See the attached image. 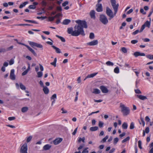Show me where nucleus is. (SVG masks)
<instances>
[{"label": "nucleus", "mask_w": 153, "mask_h": 153, "mask_svg": "<svg viewBox=\"0 0 153 153\" xmlns=\"http://www.w3.org/2000/svg\"><path fill=\"white\" fill-rule=\"evenodd\" d=\"M61 110L62 111V114H65L66 113H67V110H64L63 108H62L61 109Z\"/></svg>", "instance_id": "nucleus-52"}, {"label": "nucleus", "mask_w": 153, "mask_h": 153, "mask_svg": "<svg viewBox=\"0 0 153 153\" xmlns=\"http://www.w3.org/2000/svg\"><path fill=\"white\" fill-rule=\"evenodd\" d=\"M56 98V94H54L53 95H52L51 97V100H54Z\"/></svg>", "instance_id": "nucleus-44"}, {"label": "nucleus", "mask_w": 153, "mask_h": 153, "mask_svg": "<svg viewBox=\"0 0 153 153\" xmlns=\"http://www.w3.org/2000/svg\"><path fill=\"white\" fill-rule=\"evenodd\" d=\"M43 91L45 94H48L49 93V90L46 86H45L43 87Z\"/></svg>", "instance_id": "nucleus-21"}, {"label": "nucleus", "mask_w": 153, "mask_h": 153, "mask_svg": "<svg viewBox=\"0 0 153 153\" xmlns=\"http://www.w3.org/2000/svg\"><path fill=\"white\" fill-rule=\"evenodd\" d=\"M140 12L142 13L143 14H145L146 12H144V10L143 8H141L140 10Z\"/></svg>", "instance_id": "nucleus-63"}, {"label": "nucleus", "mask_w": 153, "mask_h": 153, "mask_svg": "<svg viewBox=\"0 0 153 153\" xmlns=\"http://www.w3.org/2000/svg\"><path fill=\"white\" fill-rule=\"evenodd\" d=\"M95 12L94 10H91L90 12V15L91 17L94 19H95L96 18L95 16Z\"/></svg>", "instance_id": "nucleus-17"}, {"label": "nucleus", "mask_w": 153, "mask_h": 153, "mask_svg": "<svg viewBox=\"0 0 153 153\" xmlns=\"http://www.w3.org/2000/svg\"><path fill=\"white\" fill-rule=\"evenodd\" d=\"M111 2L113 9L114 10H115L116 13L117 11L118 10L119 4H116V1L115 0H111Z\"/></svg>", "instance_id": "nucleus-7"}, {"label": "nucleus", "mask_w": 153, "mask_h": 153, "mask_svg": "<svg viewBox=\"0 0 153 153\" xmlns=\"http://www.w3.org/2000/svg\"><path fill=\"white\" fill-rule=\"evenodd\" d=\"M103 124L104 123L102 122L99 121L98 126L100 128H102L103 127Z\"/></svg>", "instance_id": "nucleus-45"}, {"label": "nucleus", "mask_w": 153, "mask_h": 153, "mask_svg": "<svg viewBox=\"0 0 153 153\" xmlns=\"http://www.w3.org/2000/svg\"><path fill=\"white\" fill-rule=\"evenodd\" d=\"M94 35L93 33H91L90 34L89 38L91 39H93L94 38Z\"/></svg>", "instance_id": "nucleus-38"}, {"label": "nucleus", "mask_w": 153, "mask_h": 153, "mask_svg": "<svg viewBox=\"0 0 153 153\" xmlns=\"http://www.w3.org/2000/svg\"><path fill=\"white\" fill-rule=\"evenodd\" d=\"M100 88L103 93H107L108 92V89L105 87L104 86H101Z\"/></svg>", "instance_id": "nucleus-13"}, {"label": "nucleus", "mask_w": 153, "mask_h": 153, "mask_svg": "<svg viewBox=\"0 0 153 153\" xmlns=\"http://www.w3.org/2000/svg\"><path fill=\"white\" fill-rule=\"evenodd\" d=\"M71 22V20L68 19H65L63 21L62 23L64 25H68Z\"/></svg>", "instance_id": "nucleus-23"}, {"label": "nucleus", "mask_w": 153, "mask_h": 153, "mask_svg": "<svg viewBox=\"0 0 153 153\" xmlns=\"http://www.w3.org/2000/svg\"><path fill=\"white\" fill-rule=\"evenodd\" d=\"M140 32V31H139L138 30H137L132 33V34H133L134 35H136V34L138 33V32Z\"/></svg>", "instance_id": "nucleus-60"}, {"label": "nucleus", "mask_w": 153, "mask_h": 153, "mask_svg": "<svg viewBox=\"0 0 153 153\" xmlns=\"http://www.w3.org/2000/svg\"><path fill=\"white\" fill-rule=\"evenodd\" d=\"M97 74V73H96L89 74L88 75V76L85 77L84 80H85L86 79L88 78H93L95 76H96Z\"/></svg>", "instance_id": "nucleus-20"}, {"label": "nucleus", "mask_w": 153, "mask_h": 153, "mask_svg": "<svg viewBox=\"0 0 153 153\" xmlns=\"http://www.w3.org/2000/svg\"><path fill=\"white\" fill-rule=\"evenodd\" d=\"M136 96L140 99L142 100H144L147 99L146 96H143L141 95H137Z\"/></svg>", "instance_id": "nucleus-19"}, {"label": "nucleus", "mask_w": 153, "mask_h": 153, "mask_svg": "<svg viewBox=\"0 0 153 153\" xmlns=\"http://www.w3.org/2000/svg\"><path fill=\"white\" fill-rule=\"evenodd\" d=\"M119 141V139L117 137H116L114 140V144H116Z\"/></svg>", "instance_id": "nucleus-46"}, {"label": "nucleus", "mask_w": 153, "mask_h": 153, "mask_svg": "<svg viewBox=\"0 0 153 153\" xmlns=\"http://www.w3.org/2000/svg\"><path fill=\"white\" fill-rule=\"evenodd\" d=\"M75 22L78 24V25H76L74 26V30L73 28L72 27L68 28L67 30L68 33L71 34L72 36H78L80 35L82 36H85V34L83 28H87L86 22L80 20H76Z\"/></svg>", "instance_id": "nucleus-1"}, {"label": "nucleus", "mask_w": 153, "mask_h": 153, "mask_svg": "<svg viewBox=\"0 0 153 153\" xmlns=\"http://www.w3.org/2000/svg\"><path fill=\"white\" fill-rule=\"evenodd\" d=\"M15 118V117H10L8 118V120L10 121H11L14 120Z\"/></svg>", "instance_id": "nucleus-53"}, {"label": "nucleus", "mask_w": 153, "mask_h": 153, "mask_svg": "<svg viewBox=\"0 0 153 153\" xmlns=\"http://www.w3.org/2000/svg\"><path fill=\"white\" fill-rule=\"evenodd\" d=\"M57 59L56 58H54V61L53 62L51 63V64L53 65L54 67H55L56 66V62Z\"/></svg>", "instance_id": "nucleus-31"}, {"label": "nucleus", "mask_w": 153, "mask_h": 153, "mask_svg": "<svg viewBox=\"0 0 153 153\" xmlns=\"http://www.w3.org/2000/svg\"><path fill=\"white\" fill-rule=\"evenodd\" d=\"M29 44L33 48H34V46H36L38 48H42L43 47V46L41 44L33 42H30L29 43Z\"/></svg>", "instance_id": "nucleus-9"}, {"label": "nucleus", "mask_w": 153, "mask_h": 153, "mask_svg": "<svg viewBox=\"0 0 153 153\" xmlns=\"http://www.w3.org/2000/svg\"><path fill=\"white\" fill-rule=\"evenodd\" d=\"M98 43V41L97 40H94L91 42L87 43V44L90 46H94L97 45Z\"/></svg>", "instance_id": "nucleus-15"}, {"label": "nucleus", "mask_w": 153, "mask_h": 153, "mask_svg": "<svg viewBox=\"0 0 153 153\" xmlns=\"http://www.w3.org/2000/svg\"><path fill=\"white\" fill-rule=\"evenodd\" d=\"M19 86L20 88L22 90H25L26 89L25 87L23 84L20 83H19Z\"/></svg>", "instance_id": "nucleus-33"}, {"label": "nucleus", "mask_w": 153, "mask_h": 153, "mask_svg": "<svg viewBox=\"0 0 153 153\" xmlns=\"http://www.w3.org/2000/svg\"><path fill=\"white\" fill-rule=\"evenodd\" d=\"M68 4V1H65L62 4L63 7H65Z\"/></svg>", "instance_id": "nucleus-51"}, {"label": "nucleus", "mask_w": 153, "mask_h": 153, "mask_svg": "<svg viewBox=\"0 0 153 153\" xmlns=\"http://www.w3.org/2000/svg\"><path fill=\"white\" fill-rule=\"evenodd\" d=\"M99 20L103 25H107L108 22V20L106 16L104 14H101L100 16Z\"/></svg>", "instance_id": "nucleus-4"}, {"label": "nucleus", "mask_w": 153, "mask_h": 153, "mask_svg": "<svg viewBox=\"0 0 153 153\" xmlns=\"http://www.w3.org/2000/svg\"><path fill=\"white\" fill-rule=\"evenodd\" d=\"M106 64L107 65H109V66H110V65H111V66H113L114 65V64L113 63L111 62L110 61H108V62H107L106 63Z\"/></svg>", "instance_id": "nucleus-41"}, {"label": "nucleus", "mask_w": 153, "mask_h": 153, "mask_svg": "<svg viewBox=\"0 0 153 153\" xmlns=\"http://www.w3.org/2000/svg\"><path fill=\"white\" fill-rule=\"evenodd\" d=\"M54 19L53 17H48V21H52Z\"/></svg>", "instance_id": "nucleus-54"}, {"label": "nucleus", "mask_w": 153, "mask_h": 153, "mask_svg": "<svg viewBox=\"0 0 153 153\" xmlns=\"http://www.w3.org/2000/svg\"><path fill=\"white\" fill-rule=\"evenodd\" d=\"M141 141L140 140H139L138 142V147L141 149H142V147L141 146Z\"/></svg>", "instance_id": "nucleus-50"}, {"label": "nucleus", "mask_w": 153, "mask_h": 153, "mask_svg": "<svg viewBox=\"0 0 153 153\" xmlns=\"http://www.w3.org/2000/svg\"><path fill=\"white\" fill-rule=\"evenodd\" d=\"M122 127L123 129H127L128 127V124L126 122L122 124Z\"/></svg>", "instance_id": "nucleus-29"}, {"label": "nucleus", "mask_w": 153, "mask_h": 153, "mask_svg": "<svg viewBox=\"0 0 153 153\" xmlns=\"http://www.w3.org/2000/svg\"><path fill=\"white\" fill-rule=\"evenodd\" d=\"M13 48V46L12 45L10 47L5 48L2 47H0V53H5L6 52L12 50Z\"/></svg>", "instance_id": "nucleus-6"}, {"label": "nucleus", "mask_w": 153, "mask_h": 153, "mask_svg": "<svg viewBox=\"0 0 153 153\" xmlns=\"http://www.w3.org/2000/svg\"><path fill=\"white\" fill-rule=\"evenodd\" d=\"M88 149V148H86L82 152V153H88V151L87 150V149Z\"/></svg>", "instance_id": "nucleus-56"}, {"label": "nucleus", "mask_w": 153, "mask_h": 153, "mask_svg": "<svg viewBox=\"0 0 153 153\" xmlns=\"http://www.w3.org/2000/svg\"><path fill=\"white\" fill-rule=\"evenodd\" d=\"M120 107L121 108V111L124 116H126L129 114L130 110L129 108L126 106L120 103Z\"/></svg>", "instance_id": "nucleus-3"}, {"label": "nucleus", "mask_w": 153, "mask_h": 153, "mask_svg": "<svg viewBox=\"0 0 153 153\" xmlns=\"http://www.w3.org/2000/svg\"><path fill=\"white\" fill-rule=\"evenodd\" d=\"M134 128V123L131 122L130 126V128L131 129H133Z\"/></svg>", "instance_id": "nucleus-43"}, {"label": "nucleus", "mask_w": 153, "mask_h": 153, "mask_svg": "<svg viewBox=\"0 0 153 153\" xmlns=\"http://www.w3.org/2000/svg\"><path fill=\"white\" fill-rule=\"evenodd\" d=\"M138 42V41L136 40H134L131 41V43L132 44H135Z\"/></svg>", "instance_id": "nucleus-58"}, {"label": "nucleus", "mask_w": 153, "mask_h": 153, "mask_svg": "<svg viewBox=\"0 0 153 153\" xmlns=\"http://www.w3.org/2000/svg\"><path fill=\"white\" fill-rule=\"evenodd\" d=\"M51 146L49 144H47L45 145L43 147V149L45 150H47L49 149Z\"/></svg>", "instance_id": "nucleus-22"}, {"label": "nucleus", "mask_w": 153, "mask_h": 153, "mask_svg": "<svg viewBox=\"0 0 153 153\" xmlns=\"http://www.w3.org/2000/svg\"><path fill=\"white\" fill-rule=\"evenodd\" d=\"M114 13H113L112 10L108 7H106V13L108 16L109 17L108 19L109 20H110L113 18L116 15L117 12V10L115 13V10H114Z\"/></svg>", "instance_id": "nucleus-2"}, {"label": "nucleus", "mask_w": 153, "mask_h": 153, "mask_svg": "<svg viewBox=\"0 0 153 153\" xmlns=\"http://www.w3.org/2000/svg\"><path fill=\"white\" fill-rule=\"evenodd\" d=\"M27 143H24L21 147L20 153H27Z\"/></svg>", "instance_id": "nucleus-5"}, {"label": "nucleus", "mask_w": 153, "mask_h": 153, "mask_svg": "<svg viewBox=\"0 0 153 153\" xmlns=\"http://www.w3.org/2000/svg\"><path fill=\"white\" fill-rule=\"evenodd\" d=\"M52 47L55 50L56 52L57 53H61L60 49L58 48L55 47L54 45H52Z\"/></svg>", "instance_id": "nucleus-24"}, {"label": "nucleus", "mask_w": 153, "mask_h": 153, "mask_svg": "<svg viewBox=\"0 0 153 153\" xmlns=\"http://www.w3.org/2000/svg\"><path fill=\"white\" fill-rule=\"evenodd\" d=\"M62 140V139L61 138H57L53 141V144L56 145L60 143Z\"/></svg>", "instance_id": "nucleus-12"}, {"label": "nucleus", "mask_w": 153, "mask_h": 153, "mask_svg": "<svg viewBox=\"0 0 153 153\" xmlns=\"http://www.w3.org/2000/svg\"><path fill=\"white\" fill-rule=\"evenodd\" d=\"M32 137L31 136H29L27 138V143H29V142L31 140V139H32Z\"/></svg>", "instance_id": "nucleus-48"}, {"label": "nucleus", "mask_w": 153, "mask_h": 153, "mask_svg": "<svg viewBox=\"0 0 153 153\" xmlns=\"http://www.w3.org/2000/svg\"><path fill=\"white\" fill-rule=\"evenodd\" d=\"M114 72L116 73H118L119 72V68L118 67H116L114 70Z\"/></svg>", "instance_id": "nucleus-40"}, {"label": "nucleus", "mask_w": 153, "mask_h": 153, "mask_svg": "<svg viewBox=\"0 0 153 153\" xmlns=\"http://www.w3.org/2000/svg\"><path fill=\"white\" fill-rule=\"evenodd\" d=\"M77 128H76L75 129V130H74V132L72 133V134L73 135H75V134H76L77 131Z\"/></svg>", "instance_id": "nucleus-64"}, {"label": "nucleus", "mask_w": 153, "mask_h": 153, "mask_svg": "<svg viewBox=\"0 0 153 153\" xmlns=\"http://www.w3.org/2000/svg\"><path fill=\"white\" fill-rule=\"evenodd\" d=\"M134 91L135 93L137 94H141L142 93L141 92L139 89H135Z\"/></svg>", "instance_id": "nucleus-49"}, {"label": "nucleus", "mask_w": 153, "mask_h": 153, "mask_svg": "<svg viewBox=\"0 0 153 153\" xmlns=\"http://www.w3.org/2000/svg\"><path fill=\"white\" fill-rule=\"evenodd\" d=\"M56 36L59 38L61 41L63 42H65V39L63 37L59 36L58 35H56Z\"/></svg>", "instance_id": "nucleus-30"}, {"label": "nucleus", "mask_w": 153, "mask_h": 153, "mask_svg": "<svg viewBox=\"0 0 153 153\" xmlns=\"http://www.w3.org/2000/svg\"><path fill=\"white\" fill-rule=\"evenodd\" d=\"M146 57L150 59H153V55L148 54L146 55Z\"/></svg>", "instance_id": "nucleus-37"}, {"label": "nucleus", "mask_w": 153, "mask_h": 153, "mask_svg": "<svg viewBox=\"0 0 153 153\" xmlns=\"http://www.w3.org/2000/svg\"><path fill=\"white\" fill-rule=\"evenodd\" d=\"M121 51L124 53H126L127 52V49L125 47H123L121 48Z\"/></svg>", "instance_id": "nucleus-47"}, {"label": "nucleus", "mask_w": 153, "mask_h": 153, "mask_svg": "<svg viewBox=\"0 0 153 153\" xmlns=\"http://www.w3.org/2000/svg\"><path fill=\"white\" fill-rule=\"evenodd\" d=\"M98 129V127L97 126L92 127L90 128V130L91 131H97Z\"/></svg>", "instance_id": "nucleus-25"}, {"label": "nucleus", "mask_w": 153, "mask_h": 153, "mask_svg": "<svg viewBox=\"0 0 153 153\" xmlns=\"http://www.w3.org/2000/svg\"><path fill=\"white\" fill-rule=\"evenodd\" d=\"M37 77L38 78H40L43 75V73L42 71H39L37 73Z\"/></svg>", "instance_id": "nucleus-35"}, {"label": "nucleus", "mask_w": 153, "mask_h": 153, "mask_svg": "<svg viewBox=\"0 0 153 153\" xmlns=\"http://www.w3.org/2000/svg\"><path fill=\"white\" fill-rule=\"evenodd\" d=\"M130 137H127L126 138L124 139L122 141V143H124L125 142H126L128 140H129L130 139Z\"/></svg>", "instance_id": "nucleus-42"}, {"label": "nucleus", "mask_w": 153, "mask_h": 153, "mask_svg": "<svg viewBox=\"0 0 153 153\" xmlns=\"http://www.w3.org/2000/svg\"><path fill=\"white\" fill-rule=\"evenodd\" d=\"M62 16V14H61L59 13L56 14L55 16L53 17L55 19L56 18L58 17L59 16Z\"/></svg>", "instance_id": "nucleus-57"}, {"label": "nucleus", "mask_w": 153, "mask_h": 153, "mask_svg": "<svg viewBox=\"0 0 153 153\" xmlns=\"http://www.w3.org/2000/svg\"><path fill=\"white\" fill-rule=\"evenodd\" d=\"M24 21H25V22H30V23H35L36 24H38V23L35 21H33V20H26V19H24Z\"/></svg>", "instance_id": "nucleus-28"}, {"label": "nucleus", "mask_w": 153, "mask_h": 153, "mask_svg": "<svg viewBox=\"0 0 153 153\" xmlns=\"http://www.w3.org/2000/svg\"><path fill=\"white\" fill-rule=\"evenodd\" d=\"M28 72L26 70L22 73V76L25 75L27 74Z\"/></svg>", "instance_id": "nucleus-62"}, {"label": "nucleus", "mask_w": 153, "mask_h": 153, "mask_svg": "<svg viewBox=\"0 0 153 153\" xmlns=\"http://www.w3.org/2000/svg\"><path fill=\"white\" fill-rule=\"evenodd\" d=\"M38 3L36 2H34L33 4L30 5L28 8L30 9H35L36 8V6L38 5Z\"/></svg>", "instance_id": "nucleus-18"}, {"label": "nucleus", "mask_w": 153, "mask_h": 153, "mask_svg": "<svg viewBox=\"0 0 153 153\" xmlns=\"http://www.w3.org/2000/svg\"><path fill=\"white\" fill-rule=\"evenodd\" d=\"M140 120H141V122L140 121H139V123L140 124H142V125L143 126H144L145 125V123L144 120V119L142 117H141L140 118Z\"/></svg>", "instance_id": "nucleus-32"}, {"label": "nucleus", "mask_w": 153, "mask_h": 153, "mask_svg": "<svg viewBox=\"0 0 153 153\" xmlns=\"http://www.w3.org/2000/svg\"><path fill=\"white\" fill-rule=\"evenodd\" d=\"M100 93V91L97 88H95L93 89L92 93L95 94H99Z\"/></svg>", "instance_id": "nucleus-26"}, {"label": "nucleus", "mask_w": 153, "mask_h": 153, "mask_svg": "<svg viewBox=\"0 0 153 153\" xmlns=\"http://www.w3.org/2000/svg\"><path fill=\"white\" fill-rule=\"evenodd\" d=\"M15 70L13 69L10 71V79L12 80H14L16 79V76L14 74Z\"/></svg>", "instance_id": "nucleus-11"}, {"label": "nucleus", "mask_w": 153, "mask_h": 153, "mask_svg": "<svg viewBox=\"0 0 153 153\" xmlns=\"http://www.w3.org/2000/svg\"><path fill=\"white\" fill-rule=\"evenodd\" d=\"M96 9L98 12H101L102 11V7L101 4L98 3L96 6Z\"/></svg>", "instance_id": "nucleus-10"}, {"label": "nucleus", "mask_w": 153, "mask_h": 153, "mask_svg": "<svg viewBox=\"0 0 153 153\" xmlns=\"http://www.w3.org/2000/svg\"><path fill=\"white\" fill-rule=\"evenodd\" d=\"M149 131V128L148 127H146L145 129V132L147 134L148 133Z\"/></svg>", "instance_id": "nucleus-55"}, {"label": "nucleus", "mask_w": 153, "mask_h": 153, "mask_svg": "<svg viewBox=\"0 0 153 153\" xmlns=\"http://www.w3.org/2000/svg\"><path fill=\"white\" fill-rule=\"evenodd\" d=\"M150 26V22H149L148 21H147L146 22H145L144 24L142 25L140 30V32H142L143 30L145 29L146 27H147L148 28H149Z\"/></svg>", "instance_id": "nucleus-8"}, {"label": "nucleus", "mask_w": 153, "mask_h": 153, "mask_svg": "<svg viewBox=\"0 0 153 153\" xmlns=\"http://www.w3.org/2000/svg\"><path fill=\"white\" fill-rule=\"evenodd\" d=\"M134 55L136 57H137L139 56H145L146 55L145 53H141L140 52L136 51L134 53Z\"/></svg>", "instance_id": "nucleus-14"}, {"label": "nucleus", "mask_w": 153, "mask_h": 153, "mask_svg": "<svg viewBox=\"0 0 153 153\" xmlns=\"http://www.w3.org/2000/svg\"><path fill=\"white\" fill-rule=\"evenodd\" d=\"M14 63V60L13 59H11L9 62V64L10 65H13Z\"/></svg>", "instance_id": "nucleus-61"}, {"label": "nucleus", "mask_w": 153, "mask_h": 153, "mask_svg": "<svg viewBox=\"0 0 153 153\" xmlns=\"http://www.w3.org/2000/svg\"><path fill=\"white\" fill-rule=\"evenodd\" d=\"M85 137H83L82 138H81V137L79 138L78 140V142L79 143H80L81 141H82L83 143H85Z\"/></svg>", "instance_id": "nucleus-34"}, {"label": "nucleus", "mask_w": 153, "mask_h": 153, "mask_svg": "<svg viewBox=\"0 0 153 153\" xmlns=\"http://www.w3.org/2000/svg\"><path fill=\"white\" fill-rule=\"evenodd\" d=\"M39 84L41 87L43 88L45 86L44 85V84L43 82L41 80H40L39 81Z\"/></svg>", "instance_id": "nucleus-59"}, {"label": "nucleus", "mask_w": 153, "mask_h": 153, "mask_svg": "<svg viewBox=\"0 0 153 153\" xmlns=\"http://www.w3.org/2000/svg\"><path fill=\"white\" fill-rule=\"evenodd\" d=\"M25 46L33 54V55L35 56H36L37 54L35 52V51L30 47L29 46L27 45H25Z\"/></svg>", "instance_id": "nucleus-16"}, {"label": "nucleus", "mask_w": 153, "mask_h": 153, "mask_svg": "<svg viewBox=\"0 0 153 153\" xmlns=\"http://www.w3.org/2000/svg\"><path fill=\"white\" fill-rule=\"evenodd\" d=\"M28 110V108L27 107H24L22 108L21 109L23 113L27 112Z\"/></svg>", "instance_id": "nucleus-27"}, {"label": "nucleus", "mask_w": 153, "mask_h": 153, "mask_svg": "<svg viewBox=\"0 0 153 153\" xmlns=\"http://www.w3.org/2000/svg\"><path fill=\"white\" fill-rule=\"evenodd\" d=\"M28 2L27 1L25 2L22 4H20L19 6V7L20 8H23L24 6H25L27 4Z\"/></svg>", "instance_id": "nucleus-36"}, {"label": "nucleus", "mask_w": 153, "mask_h": 153, "mask_svg": "<svg viewBox=\"0 0 153 153\" xmlns=\"http://www.w3.org/2000/svg\"><path fill=\"white\" fill-rule=\"evenodd\" d=\"M108 138V135H106L104 138H103L102 140L101 141V142L104 143L106 142V140H107Z\"/></svg>", "instance_id": "nucleus-39"}]
</instances>
